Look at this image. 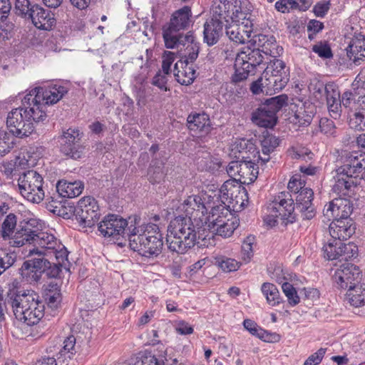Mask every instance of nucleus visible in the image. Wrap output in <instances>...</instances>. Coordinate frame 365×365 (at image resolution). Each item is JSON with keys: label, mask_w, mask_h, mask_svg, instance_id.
I'll list each match as a JSON object with an SVG mask.
<instances>
[{"label": "nucleus", "mask_w": 365, "mask_h": 365, "mask_svg": "<svg viewBox=\"0 0 365 365\" xmlns=\"http://www.w3.org/2000/svg\"><path fill=\"white\" fill-rule=\"evenodd\" d=\"M185 215H180L173 219L168 229L166 242L168 250L177 254H185L195 245L206 246L204 235L207 224V208L200 196L190 195L178 207Z\"/></svg>", "instance_id": "nucleus-1"}, {"label": "nucleus", "mask_w": 365, "mask_h": 365, "mask_svg": "<svg viewBox=\"0 0 365 365\" xmlns=\"http://www.w3.org/2000/svg\"><path fill=\"white\" fill-rule=\"evenodd\" d=\"M314 192L310 188L302 189L296 197V203L289 192H282L274 197L269 209L272 217L280 219L284 225L297 220L294 210L300 213L302 220H310L316 215V209L312 203Z\"/></svg>", "instance_id": "nucleus-2"}, {"label": "nucleus", "mask_w": 365, "mask_h": 365, "mask_svg": "<svg viewBox=\"0 0 365 365\" xmlns=\"http://www.w3.org/2000/svg\"><path fill=\"white\" fill-rule=\"evenodd\" d=\"M341 159L343 165L336 170L332 191L340 196L354 197L359 190L360 177L365 170V153L345 151Z\"/></svg>", "instance_id": "nucleus-3"}, {"label": "nucleus", "mask_w": 365, "mask_h": 365, "mask_svg": "<svg viewBox=\"0 0 365 365\" xmlns=\"http://www.w3.org/2000/svg\"><path fill=\"white\" fill-rule=\"evenodd\" d=\"M130 220L128 230L130 248L143 257H158L163 247V237L159 227L153 223L140 225L139 217Z\"/></svg>", "instance_id": "nucleus-4"}, {"label": "nucleus", "mask_w": 365, "mask_h": 365, "mask_svg": "<svg viewBox=\"0 0 365 365\" xmlns=\"http://www.w3.org/2000/svg\"><path fill=\"white\" fill-rule=\"evenodd\" d=\"M33 290L9 289L4 304L12 308L16 319L29 326L36 324L44 315V303Z\"/></svg>", "instance_id": "nucleus-5"}, {"label": "nucleus", "mask_w": 365, "mask_h": 365, "mask_svg": "<svg viewBox=\"0 0 365 365\" xmlns=\"http://www.w3.org/2000/svg\"><path fill=\"white\" fill-rule=\"evenodd\" d=\"M19 227L16 232V237L11 242V246L20 247L26 243L34 244L41 250L34 249L30 253L36 252L38 256L49 257L51 259L53 257L55 259L67 261L68 251L53 235L47 232L36 233L28 226L19 225Z\"/></svg>", "instance_id": "nucleus-6"}, {"label": "nucleus", "mask_w": 365, "mask_h": 365, "mask_svg": "<svg viewBox=\"0 0 365 365\" xmlns=\"http://www.w3.org/2000/svg\"><path fill=\"white\" fill-rule=\"evenodd\" d=\"M47 118L46 110L32 103L31 98L25 96L22 106L12 109L7 115L6 125L13 135L19 138L29 136L35 130V124Z\"/></svg>", "instance_id": "nucleus-7"}, {"label": "nucleus", "mask_w": 365, "mask_h": 365, "mask_svg": "<svg viewBox=\"0 0 365 365\" xmlns=\"http://www.w3.org/2000/svg\"><path fill=\"white\" fill-rule=\"evenodd\" d=\"M253 6L248 0H214L211 8L212 19L222 23H241L243 33L249 38L253 26L251 12Z\"/></svg>", "instance_id": "nucleus-8"}, {"label": "nucleus", "mask_w": 365, "mask_h": 365, "mask_svg": "<svg viewBox=\"0 0 365 365\" xmlns=\"http://www.w3.org/2000/svg\"><path fill=\"white\" fill-rule=\"evenodd\" d=\"M191 16V9L185 6L176 11L170 19L168 26L163 27V36L165 46H185L195 44V36L193 33L188 32L186 34L179 33V31L187 26Z\"/></svg>", "instance_id": "nucleus-9"}, {"label": "nucleus", "mask_w": 365, "mask_h": 365, "mask_svg": "<svg viewBox=\"0 0 365 365\" xmlns=\"http://www.w3.org/2000/svg\"><path fill=\"white\" fill-rule=\"evenodd\" d=\"M45 257L25 261L19 269L21 275L30 283L39 281L43 274L48 278L58 277L62 267L66 268L65 261L55 259L56 262H53Z\"/></svg>", "instance_id": "nucleus-10"}, {"label": "nucleus", "mask_w": 365, "mask_h": 365, "mask_svg": "<svg viewBox=\"0 0 365 365\" xmlns=\"http://www.w3.org/2000/svg\"><path fill=\"white\" fill-rule=\"evenodd\" d=\"M45 257L25 261L19 269L21 275L30 283L39 281L43 274L48 278L58 277L62 267L66 268L65 261L55 259L56 262H53Z\"/></svg>", "instance_id": "nucleus-11"}, {"label": "nucleus", "mask_w": 365, "mask_h": 365, "mask_svg": "<svg viewBox=\"0 0 365 365\" xmlns=\"http://www.w3.org/2000/svg\"><path fill=\"white\" fill-rule=\"evenodd\" d=\"M309 88L316 101L322 104L326 103L331 117L336 118L340 116V93L335 83L329 82L324 84L322 81H314Z\"/></svg>", "instance_id": "nucleus-12"}, {"label": "nucleus", "mask_w": 365, "mask_h": 365, "mask_svg": "<svg viewBox=\"0 0 365 365\" xmlns=\"http://www.w3.org/2000/svg\"><path fill=\"white\" fill-rule=\"evenodd\" d=\"M43 182V178L36 171L28 170L20 175L18 180L20 193L28 201L39 203L45 197Z\"/></svg>", "instance_id": "nucleus-13"}, {"label": "nucleus", "mask_w": 365, "mask_h": 365, "mask_svg": "<svg viewBox=\"0 0 365 365\" xmlns=\"http://www.w3.org/2000/svg\"><path fill=\"white\" fill-rule=\"evenodd\" d=\"M83 133L78 129L69 128L58 137L59 151L63 156L77 160L82 157L84 146L82 143Z\"/></svg>", "instance_id": "nucleus-14"}, {"label": "nucleus", "mask_w": 365, "mask_h": 365, "mask_svg": "<svg viewBox=\"0 0 365 365\" xmlns=\"http://www.w3.org/2000/svg\"><path fill=\"white\" fill-rule=\"evenodd\" d=\"M72 211L76 220L84 227H93L99 220V206L97 201L91 196L81 198Z\"/></svg>", "instance_id": "nucleus-15"}, {"label": "nucleus", "mask_w": 365, "mask_h": 365, "mask_svg": "<svg viewBox=\"0 0 365 365\" xmlns=\"http://www.w3.org/2000/svg\"><path fill=\"white\" fill-rule=\"evenodd\" d=\"M263 76L267 81L265 85L269 86L274 92L279 91L289 81V68L283 61L274 58L272 64L264 71Z\"/></svg>", "instance_id": "nucleus-16"}, {"label": "nucleus", "mask_w": 365, "mask_h": 365, "mask_svg": "<svg viewBox=\"0 0 365 365\" xmlns=\"http://www.w3.org/2000/svg\"><path fill=\"white\" fill-rule=\"evenodd\" d=\"M68 93V89L62 86L55 85L48 89L36 87L31 90L26 96L31 98L32 103L40 106V110H44L46 105H53L59 101Z\"/></svg>", "instance_id": "nucleus-17"}, {"label": "nucleus", "mask_w": 365, "mask_h": 365, "mask_svg": "<svg viewBox=\"0 0 365 365\" xmlns=\"http://www.w3.org/2000/svg\"><path fill=\"white\" fill-rule=\"evenodd\" d=\"M135 217H130L127 220L120 215L109 214L98 224V231L105 237H116L123 235L128 237V227L130 225V219Z\"/></svg>", "instance_id": "nucleus-18"}, {"label": "nucleus", "mask_w": 365, "mask_h": 365, "mask_svg": "<svg viewBox=\"0 0 365 365\" xmlns=\"http://www.w3.org/2000/svg\"><path fill=\"white\" fill-rule=\"evenodd\" d=\"M361 272L359 267L345 262L336 269L332 279L337 288L346 289L348 287H354V284L361 282Z\"/></svg>", "instance_id": "nucleus-19"}, {"label": "nucleus", "mask_w": 365, "mask_h": 365, "mask_svg": "<svg viewBox=\"0 0 365 365\" xmlns=\"http://www.w3.org/2000/svg\"><path fill=\"white\" fill-rule=\"evenodd\" d=\"M331 201L324 209V215L329 220L350 219L349 216L353 211V203L350 198L354 197L340 196Z\"/></svg>", "instance_id": "nucleus-20"}, {"label": "nucleus", "mask_w": 365, "mask_h": 365, "mask_svg": "<svg viewBox=\"0 0 365 365\" xmlns=\"http://www.w3.org/2000/svg\"><path fill=\"white\" fill-rule=\"evenodd\" d=\"M329 232L333 238L346 240L355 232V226L351 219H332Z\"/></svg>", "instance_id": "nucleus-21"}, {"label": "nucleus", "mask_w": 365, "mask_h": 365, "mask_svg": "<svg viewBox=\"0 0 365 365\" xmlns=\"http://www.w3.org/2000/svg\"><path fill=\"white\" fill-rule=\"evenodd\" d=\"M266 48L267 51H262V52L267 55V51L269 49L268 47ZM244 49L237 54L236 62L249 66L252 70L263 62L264 56L261 53L262 51L259 48L252 49V47H244ZM270 51L272 52L271 50Z\"/></svg>", "instance_id": "nucleus-22"}, {"label": "nucleus", "mask_w": 365, "mask_h": 365, "mask_svg": "<svg viewBox=\"0 0 365 365\" xmlns=\"http://www.w3.org/2000/svg\"><path fill=\"white\" fill-rule=\"evenodd\" d=\"M230 217H232V213L229 210V206L222 203L213 205L210 215L205 217L207 224H204V227L215 228L217 225L229 223Z\"/></svg>", "instance_id": "nucleus-23"}, {"label": "nucleus", "mask_w": 365, "mask_h": 365, "mask_svg": "<svg viewBox=\"0 0 365 365\" xmlns=\"http://www.w3.org/2000/svg\"><path fill=\"white\" fill-rule=\"evenodd\" d=\"M27 20H31L36 28L46 31L51 30L56 21L53 14L50 11L41 7L38 4L36 5L32 12V17Z\"/></svg>", "instance_id": "nucleus-24"}, {"label": "nucleus", "mask_w": 365, "mask_h": 365, "mask_svg": "<svg viewBox=\"0 0 365 365\" xmlns=\"http://www.w3.org/2000/svg\"><path fill=\"white\" fill-rule=\"evenodd\" d=\"M261 142L262 153L263 156L259 154V151H256L257 164L263 166L266 163L269 162L270 158L269 154L272 153L279 144V139L276 136L267 133L263 135Z\"/></svg>", "instance_id": "nucleus-25"}, {"label": "nucleus", "mask_w": 365, "mask_h": 365, "mask_svg": "<svg viewBox=\"0 0 365 365\" xmlns=\"http://www.w3.org/2000/svg\"><path fill=\"white\" fill-rule=\"evenodd\" d=\"M84 189V184L81 180H59L56 184V190L63 197H76L80 195Z\"/></svg>", "instance_id": "nucleus-26"}, {"label": "nucleus", "mask_w": 365, "mask_h": 365, "mask_svg": "<svg viewBox=\"0 0 365 365\" xmlns=\"http://www.w3.org/2000/svg\"><path fill=\"white\" fill-rule=\"evenodd\" d=\"M174 76L181 85H190L195 78V70L185 61H177L174 66Z\"/></svg>", "instance_id": "nucleus-27"}, {"label": "nucleus", "mask_w": 365, "mask_h": 365, "mask_svg": "<svg viewBox=\"0 0 365 365\" xmlns=\"http://www.w3.org/2000/svg\"><path fill=\"white\" fill-rule=\"evenodd\" d=\"M223 26L224 23L212 18L205 22L203 32L204 40L208 46L217 43L220 36L222 34Z\"/></svg>", "instance_id": "nucleus-28"}, {"label": "nucleus", "mask_w": 365, "mask_h": 365, "mask_svg": "<svg viewBox=\"0 0 365 365\" xmlns=\"http://www.w3.org/2000/svg\"><path fill=\"white\" fill-rule=\"evenodd\" d=\"M187 122L191 130L198 131L202 134L208 133L211 130L209 116L205 113L190 114Z\"/></svg>", "instance_id": "nucleus-29"}, {"label": "nucleus", "mask_w": 365, "mask_h": 365, "mask_svg": "<svg viewBox=\"0 0 365 365\" xmlns=\"http://www.w3.org/2000/svg\"><path fill=\"white\" fill-rule=\"evenodd\" d=\"M314 106L310 103H305L294 113L292 122L299 126L309 125L314 115Z\"/></svg>", "instance_id": "nucleus-30"}, {"label": "nucleus", "mask_w": 365, "mask_h": 365, "mask_svg": "<svg viewBox=\"0 0 365 365\" xmlns=\"http://www.w3.org/2000/svg\"><path fill=\"white\" fill-rule=\"evenodd\" d=\"M235 73L231 77V83L240 87L239 94L245 93L246 91L245 81L250 73L253 71L249 66H245L235 61Z\"/></svg>", "instance_id": "nucleus-31"}, {"label": "nucleus", "mask_w": 365, "mask_h": 365, "mask_svg": "<svg viewBox=\"0 0 365 365\" xmlns=\"http://www.w3.org/2000/svg\"><path fill=\"white\" fill-rule=\"evenodd\" d=\"M17 225V217L13 213H10L4 220L1 224H0V237L4 240H9V245L15 238L16 232L15 228Z\"/></svg>", "instance_id": "nucleus-32"}, {"label": "nucleus", "mask_w": 365, "mask_h": 365, "mask_svg": "<svg viewBox=\"0 0 365 365\" xmlns=\"http://www.w3.org/2000/svg\"><path fill=\"white\" fill-rule=\"evenodd\" d=\"M265 108L262 105L252 113V121L260 127L272 128L275 125L277 117L268 113Z\"/></svg>", "instance_id": "nucleus-33"}, {"label": "nucleus", "mask_w": 365, "mask_h": 365, "mask_svg": "<svg viewBox=\"0 0 365 365\" xmlns=\"http://www.w3.org/2000/svg\"><path fill=\"white\" fill-rule=\"evenodd\" d=\"M346 294V300L352 306L358 307L365 302V287L363 284L357 283L354 287H348Z\"/></svg>", "instance_id": "nucleus-34"}, {"label": "nucleus", "mask_w": 365, "mask_h": 365, "mask_svg": "<svg viewBox=\"0 0 365 365\" xmlns=\"http://www.w3.org/2000/svg\"><path fill=\"white\" fill-rule=\"evenodd\" d=\"M256 154H253V159L251 158L249 155H242V162L241 166L240 168V173H239V176L242 178H247L248 175H252V178H256L257 175L258 174V171H257V168L255 166L259 168V165H261L260 163L257 164Z\"/></svg>", "instance_id": "nucleus-35"}, {"label": "nucleus", "mask_w": 365, "mask_h": 365, "mask_svg": "<svg viewBox=\"0 0 365 365\" xmlns=\"http://www.w3.org/2000/svg\"><path fill=\"white\" fill-rule=\"evenodd\" d=\"M232 223H225V225L219 224L217 225L215 228H206L205 232H204V235H208L206 237V246L208 247L210 244V240L213 238L215 235H220L224 237H227L232 235L234 232L235 228L232 225ZM201 246L200 247H202Z\"/></svg>", "instance_id": "nucleus-36"}, {"label": "nucleus", "mask_w": 365, "mask_h": 365, "mask_svg": "<svg viewBox=\"0 0 365 365\" xmlns=\"http://www.w3.org/2000/svg\"><path fill=\"white\" fill-rule=\"evenodd\" d=\"M36 5L37 4L31 0H16L14 11L16 16L28 19L32 17V12Z\"/></svg>", "instance_id": "nucleus-37"}, {"label": "nucleus", "mask_w": 365, "mask_h": 365, "mask_svg": "<svg viewBox=\"0 0 365 365\" xmlns=\"http://www.w3.org/2000/svg\"><path fill=\"white\" fill-rule=\"evenodd\" d=\"M287 101L288 96L285 94H282L266 99L262 106L269 110L268 113L274 116H277V113L287 105Z\"/></svg>", "instance_id": "nucleus-38"}, {"label": "nucleus", "mask_w": 365, "mask_h": 365, "mask_svg": "<svg viewBox=\"0 0 365 365\" xmlns=\"http://www.w3.org/2000/svg\"><path fill=\"white\" fill-rule=\"evenodd\" d=\"M197 165L199 170L214 172L219 169L221 163L209 153H203L202 156L197 158Z\"/></svg>", "instance_id": "nucleus-39"}, {"label": "nucleus", "mask_w": 365, "mask_h": 365, "mask_svg": "<svg viewBox=\"0 0 365 365\" xmlns=\"http://www.w3.org/2000/svg\"><path fill=\"white\" fill-rule=\"evenodd\" d=\"M261 290L269 305L274 307L280 303L279 292L274 284L264 282L262 285Z\"/></svg>", "instance_id": "nucleus-40"}, {"label": "nucleus", "mask_w": 365, "mask_h": 365, "mask_svg": "<svg viewBox=\"0 0 365 365\" xmlns=\"http://www.w3.org/2000/svg\"><path fill=\"white\" fill-rule=\"evenodd\" d=\"M343 240L337 238H333L325 245L323 247L324 257L329 260L339 259L340 255H341V246Z\"/></svg>", "instance_id": "nucleus-41"}, {"label": "nucleus", "mask_w": 365, "mask_h": 365, "mask_svg": "<svg viewBox=\"0 0 365 365\" xmlns=\"http://www.w3.org/2000/svg\"><path fill=\"white\" fill-rule=\"evenodd\" d=\"M76 338L71 335L63 341V346L59 351V356L61 359H65V363H70L71 357L76 353Z\"/></svg>", "instance_id": "nucleus-42"}, {"label": "nucleus", "mask_w": 365, "mask_h": 365, "mask_svg": "<svg viewBox=\"0 0 365 365\" xmlns=\"http://www.w3.org/2000/svg\"><path fill=\"white\" fill-rule=\"evenodd\" d=\"M16 259L17 256L15 252L0 249V275L12 267L16 262Z\"/></svg>", "instance_id": "nucleus-43"}, {"label": "nucleus", "mask_w": 365, "mask_h": 365, "mask_svg": "<svg viewBox=\"0 0 365 365\" xmlns=\"http://www.w3.org/2000/svg\"><path fill=\"white\" fill-rule=\"evenodd\" d=\"M215 264L225 272L236 271L240 267V262L225 256L216 257Z\"/></svg>", "instance_id": "nucleus-44"}, {"label": "nucleus", "mask_w": 365, "mask_h": 365, "mask_svg": "<svg viewBox=\"0 0 365 365\" xmlns=\"http://www.w3.org/2000/svg\"><path fill=\"white\" fill-rule=\"evenodd\" d=\"M339 246L342 248L341 249V255H340L339 261H348L358 256V247L354 242L345 243L342 241Z\"/></svg>", "instance_id": "nucleus-45"}, {"label": "nucleus", "mask_w": 365, "mask_h": 365, "mask_svg": "<svg viewBox=\"0 0 365 365\" xmlns=\"http://www.w3.org/2000/svg\"><path fill=\"white\" fill-rule=\"evenodd\" d=\"M236 188L232 182L226 181L221 186L218 193L215 194L214 197H216V201H220L222 204L225 205V200H227L230 197L232 198L234 192L232 190Z\"/></svg>", "instance_id": "nucleus-46"}, {"label": "nucleus", "mask_w": 365, "mask_h": 365, "mask_svg": "<svg viewBox=\"0 0 365 365\" xmlns=\"http://www.w3.org/2000/svg\"><path fill=\"white\" fill-rule=\"evenodd\" d=\"M349 125L351 129L358 131L365 130V116L361 111L355 110L349 115Z\"/></svg>", "instance_id": "nucleus-47"}, {"label": "nucleus", "mask_w": 365, "mask_h": 365, "mask_svg": "<svg viewBox=\"0 0 365 365\" xmlns=\"http://www.w3.org/2000/svg\"><path fill=\"white\" fill-rule=\"evenodd\" d=\"M240 24L242 25L241 23H236V25L230 26L226 25V34L233 42L236 43H245V38L240 31Z\"/></svg>", "instance_id": "nucleus-48"}, {"label": "nucleus", "mask_w": 365, "mask_h": 365, "mask_svg": "<svg viewBox=\"0 0 365 365\" xmlns=\"http://www.w3.org/2000/svg\"><path fill=\"white\" fill-rule=\"evenodd\" d=\"M356 97V95L351 91H345L342 94L341 98H340L341 107L344 106L345 108H348L351 111L357 110Z\"/></svg>", "instance_id": "nucleus-49"}, {"label": "nucleus", "mask_w": 365, "mask_h": 365, "mask_svg": "<svg viewBox=\"0 0 365 365\" xmlns=\"http://www.w3.org/2000/svg\"><path fill=\"white\" fill-rule=\"evenodd\" d=\"M163 168L162 163L154 165L149 168L148 180L151 183H159L163 180L165 177Z\"/></svg>", "instance_id": "nucleus-50"}, {"label": "nucleus", "mask_w": 365, "mask_h": 365, "mask_svg": "<svg viewBox=\"0 0 365 365\" xmlns=\"http://www.w3.org/2000/svg\"><path fill=\"white\" fill-rule=\"evenodd\" d=\"M140 359L138 360L135 365H165V361L162 359H158L151 352L145 351L141 354Z\"/></svg>", "instance_id": "nucleus-51"}, {"label": "nucleus", "mask_w": 365, "mask_h": 365, "mask_svg": "<svg viewBox=\"0 0 365 365\" xmlns=\"http://www.w3.org/2000/svg\"><path fill=\"white\" fill-rule=\"evenodd\" d=\"M265 82L267 81L262 73L260 78L251 83L250 88L252 93L253 94H259L260 93H266L267 94L269 92H271L272 89L270 86L265 85Z\"/></svg>", "instance_id": "nucleus-52"}, {"label": "nucleus", "mask_w": 365, "mask_h": 365, "mask_svg": "<svg viewBox=\"0 0 365 365\" xmlns=\"http://www.w3.org/2000/svg\"><path fill=\"white\" fill-rule=\"evenodd\" d=\"M283 292L287 297L290 305L295 306L299 302V297L297 295L295 288L289 282H285L282 286Z\"/></svg>", "instance_id": "nucleus-53"}, {"label": "nucleus", "mask_w": 365, "mask_h": 365, "mask_svg": "<svg viewBox=\"0 0 365 365\" xmlns=\"http://www.w3.org/2000/svg\"><path fill=\"white\" fill-rule=\"evenodd\" d=\"M13 143L10 136L5 132H0V158L8 153L12 148Z\"/></svg>", "instance_id": "nucleus-54"}, {"label": "nucleus", "mask_w": 365, "mask_h": 365, "mask_svg": "<svg viewBox=\"0 0 365 365\" xmlns=\"http://www.w3.org/2000/svg\"><path fill=\"white\" fill-rule=\"evenodd\" d=\"M61 300V296L59 291L49 290L46 294V301L48 307L52 309H56Z\"/></svg>", "instance_id": "nucleus-55"}, {"label": "nucleus", "mask_w": 365, "mask_h": 365, "mask_svg": "<svg viewBox=\"0 0 365 365\" xmlns=\"http://www.w3.org/2000/svg\"><path fill=\"white\" fill-rule=\"evenodd\" d=\"M275 9L282 13L289 11V9H297L299 3L294 0H279L275 3Z\"/></svg>", "instance_id": "nucleus-56"}, {"label": "nucleus", "mask_w": 365, "mask_h": 365, "mask_svg": "<svg viewBox=\"0 0 365 365\" xmlns=\"http://www.w3.org/2000/svg\"><path fill=\"white\" fill-rule=\"evenodd\" d=\"M168 74L162 73L160 71H159L155 76L153 77L152 81V84L158 87L161 91H168L169 88L167 86L168 82Z\"/></svg>", "instance_id": "nucleus-57"}, {"label": "nucleus", "mask_w": 365, "mask_h": 365, "mask_svg": "<svg viewBox=\"0 0 365 365\" xmlns=\"http://www.w3.org/2000/svg\"><path fill=\"white\" fill-rule=\"evenodd\" d=\"M49 199H51V200L46 202V207L50 212H51L53 214H56L57 215H59V216L62 215V216H63V217H69L68 214L64 213L63 209L62 208V207L60 205V204L58 202H56V200H53V197H50L47 200H49Z\"/></svg>", "instance_id": "nucleus-58"}, {"label": "nucleus", "mask_w": 365, "mask_h": 365, "mask_svg": "<svg viewBox=\"0 0 365 365\" xmlns=\"http://www.w3.org/2000/svg\"><path fill=\"white\" fill-rule=\"evenodd\" d=\"M35 365H74L73 363H65V359H61V357H58L56 359L53 357H43L41 359L36 361Z\"/></svg>", "instance_id": "nucleus-59"}, {"label": "nucleus", "mask_w": 365, "mask_h": 365, "mask_svg": "<svg viewBox=\"0 0 365 365\" xmlns=\"http://www.w3.org/2000/svg\"><path fill=\"white\" fill-rule=\"evenodd\" d=\"M326 353V349L320 348L317 352L310 355L305 361L304 365H317L323 359Z\"/></svg>", "instance_id": "nucleus-60"}, {"label": "nucleus", "mask_w": 365, "mask_h": 365, "mask_svg": "<svg viewBox=\"0 0 365 365\" xmlns=\"http://www.w3.org/2000/svg\"><path fill=\"white\" fill-rule=\"evenodd\" d=\"M175 54L172 52H165L162 62V70L165 74L170 73V66L175 61Z\"/></svg>", "instance_id": "nucleus-61"}, {"label": "nucleus", "mask_w": 365, "mask_h": 365, "mask_svg": "<svg viewBox=\"0 0 365 365\" xmlns=\"http://www.w3.org/2000/svg\"><path fill=\"white\" fill-rule=\"evenodd\" d=\"M330 1L319 2L313 8L314 14L318 17H324L330 9Z\"/></svg>", "instance_id": "nucleus-62"}, {"label": "nucleus", "mask_w": 365, "mask_h": 365, "mask_svg": "<svg viewBox=\"0 0 365 365\" xmlns=\"http://www.w3.org/2000/svg\"><path fill=\"white\" fill-rule=\"evenodd\" d=\"M305 182L298 179L295 177H292L288 183V189L294 193L299 194V192L304 189Z\"/></svg>", "instance_id": "nucleus-63"}, {"label": "nucleus", "mask_w": 365, "mask_h": 365, "mask_svg": "<svg viewBox=\"0 0 365 365\" xmlns=\"http://www.w3.org/2000/svg\"><path fill=\"white\" fill-rule=\"evenodd\" d=\"M11 3L7 0H0V22H4L8 18L11 10Z\"/></svg>", "instance_id": "nucleus-64"}]
</instances>
